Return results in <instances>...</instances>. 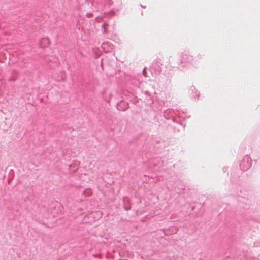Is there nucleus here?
Here are the masks:
<instances>
[{
    "instance_id": "obj_4",
    "label": "nucleus",
    "mask_w": 260,
    "mask_h": 260,
    "mask_svg": "<svg viewBox=\"0 0 260 260\" xmlns=\"http://www.w3.org/2000/svg\"><path fill=\"white\" fill-rule=\"evenodd\" d=\"M174 112L173 109H168L165 111L164 115L167 118H169L171 117H173Z\"/></svg>"
},
{
    "instance_id": "obj_10",
    "label": "nucleus",
    "mask_w": 260,
    "mask_h": 260,
    "mask_svg": "<svg viewBox=\"0 0 260 260\" xmlns=\"http://www.w3.org/2000/svg\"><path fill=\"white\" fill-rule=\"evenodd\" d=\"M92 16H93V14L92 13H87L86 14V16L88 17H92Z\"/></svg>"
},
{
    "instance_id": "obj_6",
    "label": "nucleus",
    "mask_w": 260,
    "mask_h": 260,
    "mask_svg": "<svg viewBox=\"0 0 260 260\" xmlns=\"http://www.w3.org/2000/svg\"><path fill=\"white\" fill-rule=\"evenodd\" d=\"M130 81L132 84H133L135 86L139 87L140 83L139 80H138L135 78L132 77L130 79Z\"/></svg>"
},
{
    "instance_id": "obj_9",
    "label": "nucleus",
    "mask_w": 260,
    "mask_h": 260,
    "mask_svg": "<svg viewBox=\"0 0 260 260\" xmlns=\"http://www.w3.org/2000/svg\"><path fill=\"white\" fill-rule=\"evenodd\" d=\"M108 24L107 22H104V23L102 25V28L104 29V33H107V26Z\"/></svg>"
},
{
    "instance_id": "obj_16",
    "label": "nucleus",
    "mask_w": 260,
    "mask_h": 260,
    "mask_svg": "<svg viewBox=\"0 0 260 260\" xmlns=\"http://www.w3.org/2000/svg\"><path fill=\"white\" fill-rule=\"evenodd\" d=\"M45 41H46V42H47V43H49L48 40L47 39H46V40H45Z\"/></svg>"
},
{
    "instance_id": "obj_8",
    "label": "nucleus",
    "mask_w": 260,
    "mask_h": 260,
    "mask_svg": "<svg viewBox=\"0 0 260 260\" xmlns=\"http://www.w3.org/2000/svg\"><path fill=\"white\" fill-rule=\"evenodd\" d=\"M83 193L86 196H90L92 194V191L90 188H88L84 191Z\"/></svg>"
},
{
    "instance_id": "obj_7",
    "label": "nucleus",
    "mask_w": 260,
    "mask_h": 260,
    "mask_svg": "<svg viewBox=\"0 0 260 260\" xmlns=\"http://www.w3.org/2000/svg\"><path fill=\"white\" fill-rule=\"evenodd\" d=\"M17 75V71H15V70H14L13 72V77L12 78H10L8 79V81H10V82L15 81L16 80Z\"/></svg>"
},
{
    "instance_id": "obj_13",
    "label": "nucleus",
    "mask_w": 260,
    "mask_h": 260,
    "mask_svg": "<svg viewBox=\"0 0 260 260\" xmlns=\"http://www.w3.org/2000/svg\"><path fill=\"white\" fill-rule=\"evenodd\" d=\"M145 69H144L143 70V73L144 76H146V75H145Z\"/></svg>"
},
{
    "instance_id": "obj_5",
    "label": "nucleus",
    "mask_w": 260,
    "mask_h": 260,
    "mask_svg": "<svg viewBox=\"0 0 260 260\" xmlns=\"http://www.w3.org/2000/svg\"><path fill=\"white\" fill-rule=\"evenodd\" d=\"M56 207H57L58 208V210L59 211V213H57V214L56 215L53 214V216L54 217H60L61 216V215H62V207L58 203L56 204V206L55 207V209Z\"/></svg>"
},
{
    "instance_id": "obj_12",
    "label": "nucleus",
    "mask_w": 260,
    "mask_h": 260,
    "mask_svg": "<svg viewBox=\"0 0 260 260\" xmlns=\"http://www.w3.org/2000/svg\"><path fill=\"white\" fill-rule=\"evenodd\" d=\"M105 43H104L102 46V47L104 49H105V46L106 45Z\"/></svg>"
},
{
    "instance_id": "obj_14",
    "label": "nucleus",
    "mask_w": 260,
    "mask_h": 260,
    "mask_svg": "<svg viewBox=\"0 0 260 260\" xmlns=\"http://www.w3.org/2000/svg\"><path fill=\"white\" fill-rule=\"evenodd\" d=\"M125 209L126 210V211H128L130 209V208L129 207H125Z\"/></svg>"
},
{
    "instance_id": "obj_2",
    "label": "nucleus",
    "mask_w": 260,
    "mask_h": 260,
    "mask_svg": "<svg viewBox=\"0 0 260 260\" xmlns=\"http://www.w3.org/2000/svg\"><path fill=\"white\" fill-rule=\"evenodd\" d=\"M251 166V159L248 155L245 156L240 164V168L242 171H246Z\"/></svg>"
},
{
    "instance_id": "obj_3",
    "label": "nucleus",
    "mask_w": 260,
    "mask_h": 260,
    "mask_svg": "<svg viewBox=\"0 0 260 260\" xmlns=\"http://www.w3.org/2000/svg\"><path fill=\"white\" fill-rule=\"evenodd\" d=\"M150 68L152 74L158 75L161 71V65L157 62H153Z\"/></svg>"
},
{
    "instance_id": "obj_15",
    "label": "nucleus",
    "mask_w": 260,
    "mask_h": 260,
    "mask_svg": "<svg viewBox=\"0 0 260 260\" xmlns=\"http://www.w3.org/2000/svg\"><path fill=\"white\" fill-rule=\"evenodd\" d=\"M111 0H110V1L109 2V4L110 5H111V4H112V2H111Z\"/></svg>"
},
{
    "instance_id": "obj_1",
    "label": "nucleus",
    "mask_w": 260,
    "mask_h": 260,
    "mask_svg": "<svg viewBox=\"0 0 260 260\" xmlns=\"http://www.w3.org/2000/svg\"><path fill=\"white\" fill-rule=\"evenodd\" d=\"M181 58V59L180 60H178L176 63H175L174 62L175 58L171 56L169 58V62L172 64L173 67H177L178 68H180L179 66L180 65L181 63H189L192 65L196 64V60H194L193 56H191L187 51L182 52Z\"/></svg>"
},
{
    "instance_id": "obj_11",
    "label": "nucleus",
    "mask_w": 260,
    "mask_h": 260,
    "mask_svg": "<svg viewBox=\"0 0 260 260\" xmlns=\"http://www.w3.org/2000/svg\"><path fill=\"white\" fill-rule=\"evenodd\" d=\"M145 94L146 95H148L149 96H150V93L149 91H145Z\"/></svg>"
}]
</instances>
